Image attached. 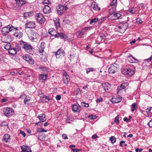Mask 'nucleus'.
<instances>
[{
  "mask_svg": "<svg viewBox=\"0 0 152 152\" xmlns=\"http://www.w3.org/2000/svg\"><path fill=\"white\" fill-rule=\"evenodd\" d=\"M28 37L30 40L32 42H36L39 38V35L37 33L34 32L32 29H28L26 31Z\"/></svg>",
  "mask_w": 152,
  "mask_h": 152,
  "instance_id": "obj_1",
  "label": "nucleus"
},
{
  "mask_svg": "<svg viewBox=\"0 0 152 152\" xmlns=\"http://www.w3.org/2000/svg\"><path fill=\"white\" fill-rule=\"evenodd\" d=\"M54 31L56 32V30L54 29H49L48 30L49 33L52 36H54L55 37H60L61 39H65L67 38V36L65 34L62 33H58L57 34H54L52 33Z\"/></svg>",
  "mask_w": 152,
  "mask_h": 152,
  "instance_id": "obj_2",
  "label": "nucleus"
},
{
  "mask_svg": "<svg viewBox=\"0 0 152 152\" xmlns=\"http://www.w3.org/2000/svg\"><path fill=\"white\" fill-rule=\"evenodd\" d=\"M23 48L29 54L32 55L34 54V48L28 43H24Z\"/></svg>",
  "mask_w": 152,
  "mask_h": 152,
  "instance_id": "obj_3",
  "label": "nucleus"
},
{
  "mask_svg": "<svg viewBox=\"0 0 152 152\" xmlns=\"http://www.w3.org/2000/svg\"><path fill=\"white\" fill-rule=\"evenodd\" d=\"M3 112L5 116L7 117H9L13 115L14 112L12 108L6 107L4 108L3 110Z\"/></svg>",
  "mask_w": 152,
  "mask_h": 152,
  "instance_id": "obj_4",
  "label": "nucleus"
},
{
  "mask_svg": "<svg viewBox=\"0 0 152 152\" xmlns=\"http://www.w3.org/2000/svg\"><path fill=\"white\" fill-rule=\"evenodd\" d=\"M114 8L112 7L109 9V12L111 15H113V16L114 17L113 20H116L118 19L121 16V15L118 13L114 12Z\"/></svg>",
  "mask_w": 152,
  "mask_h": 152,
  "instance_id": "obj_5",
  "label": "nucleus"
},
{
  "mask_svg": "<svg viewBox=\"0 0 152 152\" xmlns=\"http://www.w3.org/2000/svg\"><path fill=\"white\" fill-rule=\"evenodd\" d=\"M22 58L24 60L28 61L31 64H33L34 63V60L32 58L31 56L28 54H25L24 55L22 56Z\"/></svg>",
  "mask_w": 152,
  "mask_h": 152,
  "instance_id": "obj_6",
  "label": "nucleus"
},
{
  "mask_svg": "<svg viewBox=\"0 0 152 152\" xmlns=\"http://www.w3.org/2000/svg\"><path fill=\"white\" fill-rule=\"evenodd\" d=\"M37 20L39 23H43L45 22V18L41 13L37 14L36 15Z\"/></svg>",
  "mask_w": 152,
  "mask_h": 152,
  "instance_id": "obj_7",
  "label": "nucleus"
},
{
  "mask_svg": "<svg viewBox=\"0 0 152 152\" xmlns=\"http://www.w3.org/2000/svg\"><path fill=\"white\" fill-rule=\"evenodd\" d=\"M117 65L116 64H114L111 65L109 68L108 72L109 73H114L117 70Z\"/></svg>",
  "mask_w": 152,
  "mask_h": 152,
  "instance_id": "obj_8",
  "label": "nucleus"
},
{
  "mask_svg": "<svg viewBox=\"0 0 152 152\" xmlns=\"http://www.w3.org/2000/svg\"><path fill=\"white\" fill-rule=\"evenodd\" d=\"M57 11L60 15H62L65 11L66 10V8L62 5H59L57 7Z\"/></svg>",
  "mask_w": 152,
  "mask_h": 152,
  "instance_id": "obj_9",
  "label": "nucleus"
},
{
  "mask_svg": "<svg viewBox=\"0 0 152 152\" xmlns=\"http://www.w3.org/2000/svg\"><path fill=\"white\" fill-rule=\"evenodd\" d=\"M63 76L64 83L65 84H67L70 80L69 76L65 71L63 72Z\"/></svg>",
  "mask_w": 152,
  "mask_h": 152,
  "instance_id": "obj_10",
  "label": "nucleus"
},
{
  "mask_svg": "<svg viewBox=\"0 0 152 152\" xmlns=\"http://www.w3.org/2000/svg\"><path fill=\"white\" fill-rule=\"evenodd\" d=\"M20 148L22 150L21 152H31L30 147L28 146L23 145Z\"/></svg>",
  "mask_w": 152,
  "mask_h": 152,
  "instance_id": "obj_11",
  "label": "nucleus"
},
{
  "mask_svg": "<svg viewBox=\"0 0 152 152\" xmlns=\"http://www.w3.org/2000/svg\"><path fill=\"white\" fill-rule=\"evenodd\" d=\"M35 23L33 21L29 22L26 23L25 27L29 28H35Z\"/></svg>",
  "mask_w": 152,
  "mask_h": 152,
  "instance_id": "obj_12",
  "label": "nucleus"
},
{
  "mask_svg": "<svg viewBox=\"0 0 152 152\" xmlns=\"http://www.w3.org/2000/svg\"><path fill=\"white\" fill-rule=\"evenodd\" d=\"M64 51L63 50L60 48L57 51L55 52V55L57 58H59L60 56H64Z\"/></svg>",
  "mask_w": 152,
  "mask_h": 152,
  "instance_id": "obj_13",
  "label": "nucleus"
},
{
  "mask_svg": "<svg viewBox=\"0 0 152 152\" xmlns=\"http://www.w3.org/2000/svg\"><path fill=\"white\" fill-rule=\"evenodd\" d=\"M10 134H6L4 135L3 136L2 140L3 142L7 143L10 142Z\"/></svg>",
  "mask_w": 152,
  "mask_h": 152,
  "instance_id": "obj_14",
  "label": "nucleus"
},
{
  "mask_svg": "<svg viewBox=\"0 0 152 152\" xmlns=\"http://www.w3.org/2000/svg\"><path fill=\"white\" fill-rule=\"evenodd\" d=\"M91 9H93L94 10L99 11L100 10V8L98 7V5L95 2H93L91 5Z\"/></svg>",
  "mask_w": 152,
  "mask_h": 152,
  "instance_id": "obj_15",
  "label": "nucleus"
},
{
  "mask_svg": "<svg viewBox=\"0 0 152 152\" xmlns=\"http://www.w3.org/2000/svg\"><path fill=\"white\" fill-rule=\"evenodd\" d=\"M122 100L121 97L118 96L114 97L112 98V102L113 103H118L121 102Z\"/></svg>",
  "mask_w": 152,
  "mask_h": 152,
  "instance_id": "obj_16",
  "label": "nucleus"
},
{
  "mask_svg": "<svg viewBox=\"0 0 152 152\" xmlns=\"http://www.w3.org/2000/svg\"><path fill=\"white\" fill-rule=\"evenodd\" d=\"M51 8L48 5H45L43 10L44 13L45 14L49 13L51 12Z\"/></svg>",
  "mask_w": 152,
  "mask_h": 152,
  "instance_id": "obj_17",
  "label": "nucleus"
},
{
  "mask_svg": "<svg viewBox=\"0 0 152 152\" xmlns=\"http://www.w3.org/2000/svg\"><path fill=\"white\" fill-rule=\"evenodd\" d=\"M37 118L41 122H44L46 121L47 118L46 115L44 114H41L39 115L37 117Z\"/></svg>",
  "mask_w": 152,
  "mask_h": 152,
  "instance_id": "obj_18",
  "label": "nucleus"
},
{
  "mask_svg": "<svg viewBox=\"0 0 152 152\" xmlns=\"http://www.w3.org/2000/svg\"><path fill=\"white\" fill-rule=\"evenodd\" d=\"M48 77L47 74H42L39 76V79L42 82L44 81Z\"/></svg>",
  "mask_w": 152,
  "mask_h": 152,
  "instance_id": "obj_19",
  "label": "nucleus"
},
{
  "mask_svg": "<svg viewBox=\"0 0 152 152\" xmlns=\"http://www.w3.org/2000/svg\"><path fill=\"white\" fill-rule=\"evenodd\" d=\"M128 23L126 22L123 21L121 22V25L119 26V28H127L128 27Z\"/></svg>",
  "mask_w": 152,
  "mask_h": 152,
  "instance_id": "obj_20",
  "label": "nucleus"
},
{
  "mask_svg": "<svg viewBox=\"0 0 152 152\" xmlns=\"http://www.w3.org/2000/svg\"><path fill=\"white\" fill-rule=\"evenodd\" d=\"M45 47V43L43 42H41L39 49V51L40 53H42L44 52V49Z\"/></svg>",
  "mask_w": 152,
  "mask_h": 152,
  "instance_id": "obj_21",
  "label": "nucleus"
},
{
  "mask_svg": "<svg viewBox=\"0 0 152 152\" xmlns=\"http://www.w3.org/2000/svg\"><path fill=\"white\" fill-rule=\"evenodd\" d=\"M8 51V53L11 56L15 55L17 53V52L15 50L14 48H11Z\"/></svg>",
  "mask_w": 152,
  "mask_h": 152,
  "instance_id": "obj_22",
  "label": "nucleus"
},
{
  "mask_svg": "<svg viewBox=\"0 0 152 152\" xmlns=\"http://www.w3.org/2000/svg\"><path fill=\"white\" fill-rule=\"evenodd\" d=\"M14 35L18 38H19L23 36V34L22 32L17 30L14 32Z\"/></svg>",
  "mask_w": 152,
  "mask_h": 152,
  "instance_id": "obj_23",
  "label": "nucleus"
},
{
  "mask_svg": "<svg viewBox=\"0 0 152 152\" xmlns=\"http://www.w3.org/2000/svg\"><path fill=\"white\" fill-rule=\"evenodd\" d=\"M34 14V12L33 11H31L29 12H25L23 15L25 17L28 18L32 16Z\"/></svg>",
  "mask_w": 152,
  "mask_h": 152,
  "instance_id": "obj_24",
  "label": "nucleus"
},
{
  "mask_svg": "<svg viewBox=\"0 0 152 152\" xmlns=\"http://www.w3.org/2000/svg\"><path fill=\"white\" fill-rule=\"evenodd\" d=\"M17 5L19 7H21L24 4L26 1L24 0H16Z\"/></svg>",
  "mask_w": 152,
  "mask_h": 152,
  "instance_id": "obj_25",
  "label": "nucleus"
},
{
  "mask_svg": "<svg viewBox=\"0 0 152 152\" xmlns=\"http://www.w3.org/2000/svg\"><path fill=\"white\" fill-rule=\"evenodd\" d=\"M39 69H40L41 72L42 73L46 74L48 72V70L47 68L43 66H41L39 67Z\"/></svg>",
  "mask_w": 152,
  "mask_h": 152,
  "instance_id": "obj_26",
  "label": "nucleus"
},
{
  "mask_svg": "<svg viewBox=\"0 0 152 152\" xmlns=\"http://www.w3.org/2000/svg\"><path fill=\"white\" fill-rule=\"evenodd\" d=\"M127 75L128 76H132L134 73V70L131 68L127 69Z\"/></svg>",
  "mask_w": 152,
  "mask_h": 152,
  "instance_id": "obj_27",
  "label": "nucleus"
},
{
  "mask_svg": "<svg viewBox=\"0 0 152 152\" xmlns=\"http://www.w3.org/2000/svg\"><path fill=\"white\" fill-rule=\"evenodd\" d=\"M45 136L44 134L39 133L38 136V139L41 141H43L45 139Z\"/></svg>",
  "mask_w": 152,
  "mask_h": 152,
  "instance_id": "obj_28",
  "label": "nucleus"
},
{
  "mask_svg": "<svg viewBox=\"0 0 152 152\" xmlns=\"http://www.w3.org/2000/svg\"><path fill=\"white\" fill-rule=\"evenodd\" d=\"M72 110L74 112H79L80 111V110L79 109L78 106L76 104H73L72 106Z\"/></svg>",
  "mask_w": 152,
  "mask_h": 152,
  "instance_id": "obj_29",
  "label": "nucleus"
},
{
  "mask_svg": "<svg viewBox=\"0 0 152 152\" xmlns=\"http://www.w3.org/2000/svg\"><path fill=\"white\" fill-rule=\"evenodd\" d=\"M128 84V83H124L122 84L119 87H118V89H119V90H121L123 89H124L126 88V86Z\"/></svg>",
  "mask_w": 152,
  "mask_h": 152,
  "instance_id": "obj_30",
  "label": "nucleus"
},
{
  "mask_svg": "<svg viewBox=\"0 0 152 152\" xmlns=\"http://www.w3.org/2000/svg\"><path fill=\"white\" fill-rule=\"evenodd\" d=\"M11 31L12 29H1L2 33L5 35L7 34L9 32Z\"/></svg>",
  "mask_w": 152,
  "mask_h": 152,
  "instance_id": "obj_31",
  "label": "nucleus"
},
{
  "mask_svg": "<svg viewBox=\"0 0 152 152\" xmlns=\"http://www.w3.org/2000/svg\"><path fill=\"white\" fill-rule=\"evenodd\" d=\"M109 86V83H104L102 84V86L104 88V89L105 91H107V90H108V86Z\"/></svg>",
  "mask_w": 152,
  "mask_h": 152,
  "instance_id": "obj_32",
  "label": "nucleus"
},
{
  "mask_svg": "<svg viewBox=\"0 0 152 152\" xmlns=\"http://www.w3.org/2000/svg\"><path fill=\"white\" fill-rule=\"evenodd\" d=\"M132 58V56L130 55L127 57V60L130 63H134L135 62L134 61V60H133Z\"/></svg>",
  "mask_w": 152,
  "mask_h": 152,
  "instance_id": "obj_33",
  "label": "nucleus"
},
{
  "mask_svg": "<svg viewBox=\"0 0 152 152\" xmlns=\"http://www.w3.org/2000/svg\"><path fill=\"white\" fill-rule=\"evenodd\" d=\"M132 112H133L135 110H136L137 108V107L136 103H134L132 104Z\"/></svg>",
  "mask_w": 152,
  "mask_h": 152,
  "instance_id": "obj_34",
  "label": "nucleus"
},
{
  "mask_svg": "<svg viewBox=\"0 0 152 152\" xmlns=\"http://www.w3.org/2000/svg\"><path fill=\"white\" fill-rule=\"evenodd\" d=\"M54 24L55 26H56L57 28H60V24L58 20H56L55 21Z\"/></svg>",
  "mask_w": 152,
  "mask_h": 152,
  "instance_id": "obj_35",
  "label": "nucleus"
},
{
  "mask_svg": "<svg viewBox=\"0 0 152 152\" xmlns=\"http://www.w3.org/2000/svg\"><path fill=\"white\" fill-rule=\"evenodd\" d=\"M11 45L10 43H8L5 45L4 48L7 50H8L10 49L11 48Z\"/></svg>",
  "mask_w": 152,
  "mask_h": 152,
  "instance_id": "obj_36",
  "label": "nucleus"
},
{
  "mask_svg": "<svg viewBox=\"0 0 152 152\" xmlns=\"http://www.w3.org/2000/svg\"><path fill=\"white\" fill-rule=\"evenodd\" d=\"M110 140L112 143H114L116 142V139L114 136H112L110 138Z\"/></svg>",
  "mask_w": 152,
  "mask_h": 152,
  "instance_id": "obj_37",
  "label": "nucleus"
},
{
  "mask_svg": "<svg viewBox=\"0 0 152 152\" xmlns=\"http://www.w3.org/2000/svg\"><path fill=\"white\" fill-rule=\"evenodd\" d=\"M95 70V69L93 68H89L86 69V73L87 74H88V73L90 72H92L94 71Z\"/></svg>",
  "mask_w": 152,
  "mask_h": 152,
  "instance_id": "obj_38",
  "label": "nucleus"
},
{
  "mask_svg": "<svg viewBox=\"0 0 152 152\" xmlns=\"http://www.w3.org/2000/svg\"><path fill=\"white\" fill-rule=\"evenodd\" d=\"M98 18H95L92 19L91 20L90 23L91 24H92L93 23H95L97 22V21H98Z\"/></svg>",
  "mask_w": 152,
  "mask_h": 152,
  "instance_id": "obj_39",
  "label": "nucleus"
},
{
  "mask_svg": "<svg viewBox=\"0 0 152 152\" xmlns=\"http://www.w3.org/2000/svg\"><path fill=\"white\" fill-rule=\"evenodd\" d=\"M127 68H124L121 69V72L124 75H127Z\"/></svg>",
  "mask_w": 152,
  "mask_h": 152,
  "instance_id": "obj_40",
  "label": "nucleus"
},
{
  "mask_svg": "<svg viewBox=\"0 0 152 152\" xmlns=\"http://www.w3.org/2000/svg\"><path fill=\"white\" fill-rule=\"evenodd\" d=\"M119 116H116L114 120V122L117 124H119Z\"/></svg>",
  "mask_w": 152,
  "mask_h": 152,
  "instance_id": "obj_41",
  "label": "nucleus"
},
{
  "mask_svg": "<svg viewBox=\"0 0 152 152\" xmlns=\"http://www.w3.org/2000/svg\"><path fill=\"white\" fill-rule=\"evenodd\" d=\"M117 0H113L110 3V5L111 7L114 6L116 4Z\"/></svg>",
  "mask_w": 152,
  "mask_h": 152,
  "instance_id": "obj_42",
  "label": "nucleus"
},
{
  "mask_svg": "<svg viewBox=\"0 0 152 152\" xmlns=\"http://www.w3.org/2000/svg\"><path fill=\"white\" fill-rule=\"evenodd\" d=\"M63 22L67 24H69L70 23V20L67 18H65L63 20Z\"/></svg>",
  "mask_w": 152,
  "mask_h": 152,
  "instance_id": "obj_43",
  "label": "nucleus"
},
{
  "mask_svg": "<svg viewBox=\"0 0 152 152\" xmlns=\"http://www.w3.org/2000/svg\"><path fill=\"white\" fill-rule=\"evenodd\" d=\"M105 18V17H102L100 18L99 20L98 19V23H99L100 24L102 22H103Z\"/></svg>",
  "mask_w": 152,
  "mask_h": 152,
  "instance_id": "obj_44",
  "label": "nucleus"
},
{
  "mask_svg": "<svg viewBox=\"0 0 152 152\" xmlns=\"http://www.w3.org/2000/svg\"><path fill=\"white\" fill-rule=\"evenodd\" d=\"M7 28L9 29L12 28H14V26L12 25H11V26H10V25H7V26L4 27L2 28Z\"/></svg>",
  "mask_w": 152,
  "mask_h": 152,
  "instance_id": "obj_45",
  "label": "nucleus"
},
{
  "mask_svg": "<svg viewBox=\"0 0 152 152\" xmlns=\"http://www.w3.org/2000/svg\"><path fill=\"white\" fill-rule=\"evenodd\" d=\"M136 12V11L135 10V8L134 7L132 8L130 11V12L132 13V14H135Z\"/></svg>",
  "mask_w": 152,
  "mask_h": 152,
  "instance_id": "obj_46",
  "label": "nucleus"
},
{
  "mask_svg": "<svg viewBox=\"0 0 152 152\" xmlns=\"http://www.w3.org/2000/svg\"><path fill=\"white\" fill-rule=\"evenodd\" d=\"M16 52L19 51L21 50V48L18 45H16L15 48H14Z\"/></svg>",
  "mask_w": 152,
  "mask_h": 152,
  "instance_id": "obj_47",
  "label": "nucleus"
},
{
  "mask_svg": "<svg viewBox=\"0 0 152 152\" xmlns=\"http://www.w3.org/2000/svg\"><path fill=\"white\" fill-rule=\"evenodd\" d=\"M136 21L138 24H141L142 22V20L139 18H137Z\"/></svg>",
  "mask_w": 152,
  "mask_h": 152,
  "instance_id": "obj_48",
  "label": "nucleus"
},
{
  "mask_svg": "<svg viewBox=\"0 0 152 152\" xmlns=\"http://www.w3.org/2000/svg\"><path fill=\"white\" fill-rule=\"evenodd\" d=\"M37 132H47V131L45 130L44 128H41L40 129H39L37 130Z\"/></svg>",
  "mask_w": 152,
  "mask_h": 152,
  "instance_id": "obj_49",
  "label": "nucleus"
},
{
  "mask_svg": "<svg viewBox=\"0 0 152 152\" xmlns=\"http://www.w3.org/2000/svg\"><path fill=\"white\" fill-rule=\"evenodd\" d=\"M77 34L78 36H82L84 35V32L83 31H79L77 32Z\"/></svg>",
  "mask_w": 152,
  "mask_h": 152,
  "instance_id": "obj_50",
  "label": "nucleus"
},
{
  "mask_svg": "<svg viewBox=\"0 0 152 152\" xmlns=\"http://www.w3.org/2000/svg\"><path fill=\"white\" fill-rule=\"evenodd\" d=\"M88 117L91 119H96L97 117L96 115H91L89 116Z\"/></svg>",
  "mask_w": 152,
  "mask_h": 152,
  "instance_id": "obj_51",
  "label": "nucleus"
},
{
  "mask_svg": "<svg viewBox=\"0 0 152 152\" xmlns=\"http://www.w3.org/2000/svg\"><path fill=\"white\" fill-rule=\"evenodd\" d=\"M20 134H22L23 137H25L26 136V133L24 131L20 130Z\"/></svg>",
  "mask_w": 152,
  "mask_h": 152,
  "instance_id": "obj_52",
  "label": "nucleus"
},
{
  "mask_svg": "<svg viewBox=\"0 0 152 152\" xmlns=\"http://www.w3.org/2000/svg\"><path fill=\"white\" fill-rule=\"evenodd\" d=\"M148 124L149 127L150 128L152 127V119L150 121V122L148 123Z\"/></svg>",
  "mask_w": 152,
  "mask_h": 152,
  "instance_id": "obj_53",
  "label": "nucleus"
},
{
  "mask_svg": "<svg viewBox=\"0 0 152 152\" xmlns=\"http://www.w3.org/2000/svg\"><path fill=\"white\" fill-rule=\"evenodd\" d=\"M103 100V99L102 98H100L99 99L98 98L96 100V102H101Z\"/></svg>",
  "mask_w": 152,
  "mask_h": 152,
  "instance_id": "obj_54",
  "label": "nucleus"
},
{
  "mask_svg": "<svg viewBox=\"0 0 152 152\" xmlns=\"http://www.w3.org/2000/svg\"><path fill=\"white\" fill-rule=\"evenodd\" d=\"M151 107H149L148 108L146 109V111L147 113H149L151 111Z\"/></svg>",
  "mask_w": 152,
  "mask_h": 152,
  "instance_id": "obj_55",
  "label": "nucleus"
},
{
  "mask_svg": "<svg viewBox=\"0 0 152 152\" xmlns=\"http://www.w3.org/2000/svg\"><path fill=\"white\" fill-rule=\"evenodd\" d=\"M62 137L64 139H68V137L66 136V135L65 134H63L62 135Z\"/></svg>",
  "mask_w": 152,
  "mask_h": 152,
  "instance_id": "obj_56",
  "label": "nucleus"
},
{
  "mask_svg": "<svg viewBox=\"0 0 152 152\" xmlns=\"http://www.w3.org/2000/svg\"><path fill=\"white\" fill-rule=\"evenodd\" d=\"M73 152H78L81 151V150L78 149H72Z\"/></svg>",
  "mask_w": 152,
  "mask_h": 152,
  "instance_id": "obj_57",
  "label": "nucleus"
},
{
  "mask_svg": "<svg viewBox=\"0 0 152 152\" xmlns=\"http://www.w3.org/2000/svg\"><path fill=\"white\" fill-rule=\"evenodd\" d=\"M56 98L57 100H60L61 99V96L60 95H57Z\"/></svg>",
  "mask_w": 152,
  "mask_h": 152,
  "instance_id": "obj_58",
  "label": "nucleus"
},
{
  "mask_svg": "<svg viewBox=\"0 0 152 152\" xmlns=\"http://www.w3.org/2000/svg\"><path fill=\"white\" fill-rule=\"evenodd\" d=\"M142 151V149H139L138 148H137L135 149V151L136 152H141Z\"/></svg>",
  "mask_w": 152,
  "mask_h": 152,
  "instance_id": "obj_59",
  "label": "nucleus"
},
{
  "mask_svg": "<svg viewBox=\"0 0 152 152\" xmlns=\"http://www.w3.org/2000/svg\"><path fill=\"white\" fill-rule=\"evenodd\" d=\"M152 56H151V57H150L149 58L147 59L146 60V61L148 62H149L150 61L152 60Z\"/></svg>",
  "mask_w": 152,
  "mask_h": 152,
  "instance_id": "obj_60",
  "label": "nucleus"
},
{
  "mask_svg": "<svg viewBox=\"0 0 152 152\" xmlns=\"http://www.w3.org/2000/svg\"><path fill=\"white\" fill-rule=\"evenodd\" d=\"M125 142L124 141H122L120 142V145L121 147H123V143H124Z\"/></svg>",
  "mask_w": 152,
  "mask_h": 152,
  "instance_id": "obj_61",
  "label": "nucleus"
},
{
  "mask_svg": "<svg viewBox=\"0 0 152 152\" xmlns=\"http://www.w3.org/2000/svg\"><path fill=\"white\" fill-rule=\"evenodd\" d=\"M44 3L45 4H49L50 3V1L49 0H44Z\"/></svg>",
  "mask_w": 152,
  "mask_h": 152,
  "instance_id": "obj_62",
  "label": "nucleus"
},
{
  "mask_svg": "<svg viewBox=\"0 0 152 152\" xmlns=\"http://www.w3.org/2000/svg\"><path fill=\"white\" fill-rule=\"evenodd\" d=\"M97 136L96 134H94L92 136V138L93 139H95L97 137Z\"/></svg>",
  "mask_w": 152,
  "mask_h": 152,
  "instance_id": "obj_63",
  "label": "nucleus"
},
{
  "mask_svg": "<svg viewBox=\"0 0 152 152\" xmlns=\"http://www.w3.org/2000/svg\"><path fill=\"white\" fill-rule=\"evenodd\" d=\"M66 122L70 123H71L70 120L68 118H67V119H66Z\"/></svg>",
  "mask_w": 152,
  "mask_h": 152,
  "instance_id": "obj_64",
  "label": "nucleus"
}]
</instances>
